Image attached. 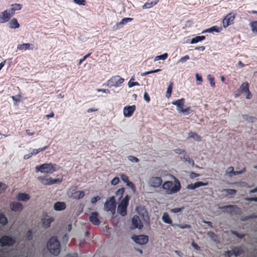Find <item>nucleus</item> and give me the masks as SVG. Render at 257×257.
I'll use <instances>...</instances> for the list:
<instances>
[{
    "label": "nucleus",
    "instance_id": "f257e3e1",
    "mask_svg": "<svg viewBox=\"0 0 257 257\" xmlns=\"http://www.w3.org/2000/svg\"><path fill=\"white\" fill-rule=\"evenodd\" d=\"M47 248L54 255H57L60 252V243L56 236H52L47 243Z\"/></svg>",
    "mask_w": 257,
    "mask_h": 257
},
{
    "label": "nucleus",
    "instance_id": "f03ea898",
    "mask_svg": "<svg viewBox=\"0 0 257 257\" xmlns=\"http://www.w3.org/2000/svg\"><path fill=\"white\" fill-rule=\"evenodd\" d=\"M181 184L178 179H176L174 184L172 181H166L162 185V188L167 194L178 192L181 189Z\"/></svg>",
    "mask_w": 257,
    "mask_h": 257
},
{
    "label": "nucleus",
    "instance_id": "7ed1b4c3",
    "mask_svg": "<svg viewBox=\"0 0 257 257\" xmlns=\"http://www.w3.org/2000/svg\"><path fill=\"white\" fill-rule=\"evenodd\" d=\"M184 103L185 99L181 98L173 102L172 104L176 106L177 110L179 113H183L185 115H188L191 112V108L190 106H187L185 108H184L183 106Z\"/></svg>",
    "mask_w": 257,
    "mask_h": 257
},
{
    "label": "nucleus",
    "instance_id": "20e7f679",
    "mask_svg": "<svg viewBox=\"0 0 257 257\" xmlns=\"http://www.w3.org/2000/svg\"><path fill=\"white\" fill-rule=\"evenodd\" d=\"M130 197L126 195L120 201L117 207V212L122 216H124L127 213V207L128 205V202Z\"/></svg>",
    "mask_w": 257,
    "mask_h": 257
},
{
    "label": "nucleus",
    "instance_id": "39448f33",
    "mask_svg": "<svg viewBox=\"0 0 257 257\" xmlns=\"http://www.w3.org/2000/svg\"><path fill=\"white\" fill-rule=\"evenodd\" d=\"M124 79L118 75L111 77L106 83V86L109 87H118L123 83Z\"/></svg>",
    "mask_w": 257,
    "mask_h": 257
},
{
    "label": "nucleus",
    "instance_id": "423d86ee",
    "mask_svg": "<svg viewBox=\"0 0 257 257\" xmlns=\"http://www.w3.org/2000/svg\"><path fill=\"white\" fill-rule=\"evenodd\" d=\"M219 208L223 212L229 214L234 213L235 215H240L242 213L241 209L235 205H227L220 207Z\"/></svg>",
    "mask_w": 257,
    "mask_h": 257
},
{
    "label": "nucleus",
    "instance_id": "0eeeda50",
    "mask_svg": "<svg viewBox=\"0 0 257 257\" xmlns=\"http://www.w3.org/2000/svg\"><path fill=\"white\" fill-rule=\"evenodd\" d=\"M116 208L115 200L114 196L108 198L104 204V210L114 213Z\"/></svg>",
    "mask_w": 257,
    "mask_h": 257
},
{
    "label": "nucleus",
    "instance_id": "6e6552de",
    "mask_svg": "<svg viewBox=\"0 0 257 257\" xmlns=\"http://www.w3.org/2000/svg\"><path fill=\"white\" fill-rule=\"evenodd\" d=\"M37 172H41L45 173H52L55 171L54 166L51 164H44L36 167Z\"/></svg>",
    "mask_w": 257,
    "mask_h": 257
},
{
    "label": "nucleus",
    "instance_id": "1a4fd4ad",
    "mask_svg": "<svg viewBox=\"0 0 257 257\" xmlns=\"http://www.w3.org/2000/svg\"><path fill=\"white\" fill-rule=\"evenodd\" d=\"M16 243V240L14 238L9 235L3 236L0 238V246L4 247L6 246H11Z\"/></svg>",
    "mask_w": 257,
    "mask_h": 257
},
{
    "label": "nucleus",
    "instance_id": "9d476101",
    "mask_svg": "<svg viewBox=\"0 0 257 257\" xmlns=\"http://www.w3.org/2000/svg\"><path fill=\"white\" fill-rule=\"evenodd\" d=\"M38 180L42 184L45 185H50L60 181L59 179H53L51 178H48L45 176H40L38 177Z\"/></svg>",
    "mask_w": 257,
    "mask_h": 257
},
{
    "label": "nucleus",
    "instance_id": "9b49d317",
    "mask_svg": "<svg viewBox=\"0 0 257 257\" xmlns=\"http://www.w3.org/2000/svg\"><path fill=\"white\" fill-rule=\"evenodd\" d=\"M235 15L233 13L228 14L222 21L223 26L226 28L233 23Z\"/></svg>",
    "mask_w": 257,
    "mask_h": 257
},
{
    "label": "nucleus",
    "instance_id": "f8f14e48",
    "mask_svg": "<svg viewBox=\"0 0 257 257\" xmlns=\"http://www.w3.org/2000/svg\"><path fill=\"white\" fill-rule=\"evenodd\" d=\"M162 183V179L159 177H153L149 179L148 184L150 186L158 188L159 187Z\"/></svg>",
    "mask_w": 257,
    "mask_h": 257
},
{
    "label": "nucleus",
    "instance_id": "ddd939ff",
    "mask_svg": "<svg viewBox=\"0 0 257 257\" xmlns=\"http://www.w3.org/2000/svg\"><path fill=\"white\" fill-rule=\"evenodd\" d=\"M132 239L136 243L141 245L145 244L148 241V237L146 235H134Z\"/></svg>",
    "mask_w": 257,
    "mask_h": 257
},
{
    "label": "nucleus",
    "instance_id": "4468645a",
    "mask_svg": "<svg viewBox=\"0 0 257 257\" xmlns=\"http://www.w3.org/2000/svg\"><path fill=\"white\" fill-rule=\"evenodd\" d=\"M132 228L133 229H135V228H139V229H141L143 226V223H142L141 220H140L139 217L137 215L134 216V217L132 218Z\"/></svg>",
    "mask_w": 257,
    "mask_h": 257
},
{
    "label": "nucleus",
    "instance_id": "2eb2a0df",
    "mask_svg": "<svg viewBox=\"0 0 257 257\" xmlns=\"http://www.w3.org/2000/svg\"><path fill=\"white\" fill-rule=\"evenodd\" d=\"M136 109V106L135 105H128L125 106L123 108V113L125 117H131L133 114L134 113V111Z\"/></svg>",
    "mask_w": 257,
    "mask_h": 257
},
{
    "label": "nucleus",
    "instance_id": "dca6fc26",
    "mask_svg": "<svg viewBox=\"0 0 257 257\" xmlns=\"http://www.w3.org/2000/svg\"><path fill=\"white\" fill-rule=\"evenodd\" d=\"M10 209L15 212H19L23 210V204L19 202L13 201L10 203Z\"/></svg>",
    "mask_w": 257,
    "mask_h": 257
},
{
    "label": "nucleus",
    "instance_id": "f3484780",
    "mask_svg": "<svg viewBox=\"0 0 257 257\" xmlns=\"http://www.w3.org/2000/svg\"><path fill=\"white\" fill-rule=\"evenodd\" d=\"M47 148V146H45L43 148H39L38 149H32L30 151V152L29 154L24 155V159L25 160H28L30 159L33 155H35L39 152L45 150Z\"/></svg>",
    "mask_w": 257,
    "mask_h": 257
},
{
    "label": "nucleus",
    "instance_id": "a211bd4d",
    "mask_svg": "<svg viewBox=\"0 0 257 257\" xmlns=\"http://www.w3.org/2000/svg\"><path fill=\"white\" fill-rule=\"evenodd\" d=\"M90 221L94 225H98L100 224V220L98 218V213L96 212H93L89 217Z\"/></svg>",
    "mask_w": 257,
    "mask_h": 257
},
{
    "label": "nucleus",
    "instance_id": "6ab92c4d",
    "mask_svg": "<svg viewBox=\"0 0 257 257\" xmlns=\"http://www.w3.org/2000/svg\"><path fill=\"white\" fill-rule=\"evenodd\" d=\"M245 171V168H243L241 171H234V168L232 167H229L228 168L226 173L230 176H236L239 174H241Z\"/></svg>",
    "mask_w": 257,
    "mask_h": 257
},
{
    "label": "nucleus",
    "instance_id": "aec40b11",
    "mask_svg": "<svg viewBox=\"0 0 257 257\" xmlns=\"http://www.w3.org/2000/svg\"><path fill=\"white\" fill-rule=\"evenodd\" d=\"M208 185V183H204L202 182H197L194 184H190L187 186L188 189L194 190L201 186H205Z\"/></svg>",
    "mask_w": 257,
    "mask_h": 257
},
{
    "label": "nucleus",
    "instance_id": "412c9836",
    "mask_svg": "<svg viewBox=\"0 0 257 257\" xmlns=\"http://www.w3.org/2000/svg\"><path fill=\"white\" fill-rule=\"evenodd\" d=\"M66 207V205L64 202H57L54 205V209L55 210L60 211L64 210Z\"/></svg>",
    "mask_w": 257,
    "mask_h": 257
},
{
    "label": "nucleus",
    "instance_id": "4be33fe9",
    "mask_svg": "<svg viewBox=\"0 0 257 257\" xmlns=\"http://www.w3.org/2000/svg\"><path fill=\"white\" fill-rule=\"evenodd\" d=\"M222 28L220 27H218L217 26H214L213 27H211L208 29H207L205 30H204L202 33H213V32H216V33H219L222 30Z\"/></svg>",
    "mask_w": 257,
    "mask_h": 257
},
{
    "label": "nucleus",
    "instance_id": "5701e85b",
    "mask_svg": "<svg viewBox=\"0 0 257 257\" xmlns=\"http://www.w3.org/2000/svg\"><path fill=\"white\" fill-rule=\"evenodd\" d=\"M16 198L18 201H27L30 199V196L25 193H19L17 194Z\"/></svg>",
    "mask_w": 257,
    "mask_h": 257
},
{
    "label": "nucleus",
    "instance_id": "b1692460",
    "mask_svg": "<svg viewBox=\"0 0 257 257\" xmlns=\"http://www.w3.org/2000/svg\"><path fill=\"white\" fill-rule=\"evenodd\" d=\"M17 49L20 50H33V45L29 43L19 44L17 46Z\"/></svg>",
    "mask_w": 257,
    "mask_h": 257
},
{
    "label": "nucleus",
    "instance_id": "393cba45",
    "mask_svg": "<svg viewBox=\"0 0 257 257\" xmlns=\"http://www.w3.org/2000/svg\"><path fill=\"white\" fill-rule=\"evenodd\" d=\"M10 19V18L6 12L4 11L0 13V23H5L8 22Z\"/></svg>",
    "mask_w": 257,
    "mask_h": 257
},
{
    "label": "nucleus",
    "instance_id": "a878e982",
    "mask_svg": "<svg viewBox=\"0 0 257 257\" xmlns=\"http://www.w3.org/2000/svg\"><path fill=\"white\" fill-rule=\"evenodd\" d=\"M159 0H152L151 1H149L146 3L143 6V9H149L153 7L154 6L156 5L158 2Z\"/></svg>",
    "mask_w": 257,
    "mask_h": 257
},
{
    "label": "nucleus",
    "instance_id": "bb28decb",
    "mask_svg": "<svg viewBox=\"0 0 257 257\" xmlns=\"http://www.w3.org/2000/svg\"><path fill=\"white\" fill-rule=\"evenodd\" d=\"M20 27V25L15 18L12 19L9 22V28L10 29H16Z\"/></svg>",
    "mask_w": 257,
    "mask_h": 257
},
{
    "label": "nucleus",
    "instance_id": "cd10ccee",
    "mask_svg": "<svg viewBox=\"0 0 257 257\" xmlns=\"http://www.w3.org/2000/svg\"><path fill=\"white\" fill-rule=\"evenodd\" d=\"M162 220L163 221L167 224H172V220L170 217V216L169 214L165 212L163 213V216H162Z\"/></svg>",
    "mask_w": 257,
    "mask_h": 257
},
{
    "label": "nucleus",
    "instance_id": "c85d7f7f",
    "mask_svg": "<svg viewBox=\"0 0 257 257\" xmlns=\"http://www.w3.org/2000/svg\"><path fill=\"white\" fill-rule=\"evenodd\" d=\"M188 138H192L194 141L198 142L201 141V138L198 134L193 132L188 133Z\"/></svg>",
    "mask_w": 257,
    "mask_h": 257
},
{
    "label": "nucleus",
    "instance_id": "c756f323",
    "mask_svg": "<svg viewBox=\"0 0 257 257\" xmlns=\"http://www.w3.org/2000/svg\"><path fill=\"white\" fill-rule=\"evenodd\" d=\"M249 89V84L247 82H244L241 84L239 87V91L241 92L245 93L246 91H248Z\"/></svg>",
    "mask_w": 257,
    "mask_h": 257
},
{
    "label": "nucleus",
    "instance_id": "7c9ffc66",
    "mask_svg": "<svg viewBox=\"0 0 257 257\" xmlns=\"http://www.w3.org/2000/svg\"><path fill=\"white\" fill-rule=\"evenodd\" d=\"M232 251L233 252V255L235 256H237L243 252V250L241 247H234L232 249Z\"/></svg>",
    "mask_w": 257,
    "mask_h": 257
},
{
    "label": "nucleus",
    "instance_id": "2f4dec72",
    "mask_svg": "<svg viewBox=\"0 0 257 257\" xmlns=\"http://www.w3.org/2000/svg\"><path fill=\"white\" fill-rule=\"evenodd\" d=\"M176 154H183L184 155V161H189V158L188 155L186 154V152L184 150H182L179 149H177L174 150Z\"/></svg>",
    "mask_w": 257,
    "mask_h": 257
},
{
    "label": "nucleus",
    "instance_id": "473e14b6",
    "mask_svg": "<svg viewBox=\"0 0 257 257\" xmlns=\"http://www.w3.org/2000/svg\"><path fill=\"white\" fill-rule=\"evenodd\" d=\"M205 39V36H196L195 37L192 39L191 41V44L197 43L199 42L202 41Z\"/></svg>",
    "mask_w": 257,
    "mask_h": 257
},
{
    "label": "nucleus",
    "instance_id": "72a5a7b5",
    "mask_svg": "<svg viewBox=\"0 0 257 257\" xmlns=\"http://www.w3.org/2000/svg\"><path fill=\"white\" fill-rule=\"evenodd\" d=\"M53 221V219L52 218L45 219L42 222L43 226L45 228H48L50 226V224Z\"/></svg>",
    "mask_w": 257,
    "mask_h": 257
},
{
    "label": "nucleus",
    "instance_id": "f704fd0d",
    "mask_svg": "<svg viewBox=\"0 0 257 257\" xmlns=\"http://www.w3.org/2000/svg\"><path fill=\"white\" fill-rule=\"evenodd\" d=\"M124 190L125 189L124 188H121L116 192V196L118 197V199L120 200L122 198Z\"/></svg>",
    "mask_w": 257,
    "mask_h": 257
},
{
    "label": "nucleus",
    "instance_id": "c9c22d12",
    "mask_svg": "<svg viewBox=\"0 0 257 257\" xmlns=\"http://www.w3.org/2000/svg\"><path fill=\"white\" fill-rule=\"evenodd\" d=\"M249 25L250 26L252 32L253 33L257 34V21L250 22Z\"/></svg>",
    "mask_w": 257,
    "mask_h": 257
},
{
    "label": "nucleus",
    "instance_id": "e433bc0d",
    "mask_svg": "<svg viewBox=\"0 0 257 257\" xmlns=\"http://www.w3.org/2000/svg\"><path fill=\"white\" fill-rule=\"evenodd\" d=\"M172 89H173V83L171 82L170 83V84L169 85V86L167 88V90L166 94V97L167 98H169L170 97V96L171 95L172 92Z\"/></svg>",
    "mask_w": 257,
    "mask_h": 257
},
{
    "label": "nucleus",
    "instance_id": "4c0bfd02",
    "mask_svg": "<svg viewBox=\"0 0 257 257\" xmlns=\"http://www.w3.org/2000/svg\"><path fill=\"white\" fill-rule=\"evenodd\" d=\"M168 57V54L167 53H164L162 55H158L154 58V61H157L159 60H165Z\"/></svg>",
    "mask_w": 257,
    "mask_h": 257
},
{
    "label": "nucleus",
    "instance_id": "58836bf2",
    "mask_svg": "<svg viewBox=\"0 0 257 257\" xmlns=\"http://www.w3.org/2000/svg\"><path fill=\"white\" fill-rule=\"evenodd\" d=\"M74 194L76 195L74 198L77 199H82L85 195L84 192L83 191H76L74 193Z\"/></svg>",
    "mask_w": 257,
    "mask_h": 257
},
{
    "label": "nucleus",
    "instance_id": "ea45409f",
    "mask_svg": "<svg viewBox=\"0 0 257 257\" xmlns=\"http://www.w3.org/2000/svg\"><path fill=\"white\" fill-rule=\"evenodd\" d=\"M8 223L7 218L3 213H0V224L3 225L7 224Z\"/></svg>",
    "mask_w": 257,
    "mask_h": 257
},
{
    "label": "nucleus",
    "instance_id": "a19ab883",
    "mask_svg": "<svg viewBox=\"0 0 257 257\" xmlns=\"http://www.w3.org/2000/svg\"><path fill=\"white\" fill-rule=\"evenodd\" d=\"M11 8L15 12L16 11L21 10L22 8V5L19 4H12L11 5Z\"/></svg>",
    "mask_w": 257,
    "mask_h": 257
},
{
    "label": "nucleus",
    "instance_id": "79ce46f5",
    "mask_svg": "<svg viewBox=\"0 0 257 257\" xmlns=\"http://www.w3.org/2000/svg\"><path fill=\"white\" fill-rule=\"evenodd\" d=\"M242 117L243 119L247 121L248 122H252L254 121L255 118L254 117H252L251 116H249L246 114H244L242 115Z\"/></svg>",
    "mask_w": 257,
    "mask_h": 257
},
{
    "label": "nucleus",
    "instance_id": "37998d69",
    "mask_svg": "<svg viewBox=\"0 0 257 257\" xmlns=\"http://www.w3.org/2000/svg\"><path fill=\"white\" fill-rule=\"evenodd\" d=\"M133 20V19L132 18H124L122 19L119 23H118V25H120V26H123L127 23L132 22Z\"/></svg>",
    "mask_w": 257,
    "mask_h": 257
},
{
    "label": "nucleus",
    "instance_id": "c03bdc74",
    "mask_svg": "<svg viewBox=\"0 0 257 257\" xmlns=\"http://www.w3.org/2000/svg\"><path fill=\"white\" fill-rule=\"evenodd\" d=\"M207 79L209 81L210 86L214 88L215 85V82H214V77L212 75H211L210 74H208L207 75Z\"/></svg>",
    "mask_w": 257,
    "mask_h": 257
},
{
    "label": "nucleus",
    "instance_id": "a18cd8bd",
    "mask_svg": "<svg viewBox=\"0 0 257 257\" xmlns=\"http://www.w3.org/2000/svg\"><path fill=\"white\" fill-rule=\"evenodd\" d=\"M135 80L134 78V77H132L131 78V79L130 80V81H128V86L130 87V88H131L133 86H139L140 84L138 82H134V80Z\"/></svg>",
    "mask_w": 257,
    "mask_h": 257
},
{
    "label": "nucleus",
    "instance_id": "49530a36",
    "mask_svg": "<svg viewBox=\"0 0 257 257\" xmlns=\"http://www.w3.org/2000/svg\"><path fill=\"white\" fill-rule=\"evenodd\" d=\"M223 192H225L227 193L228 195H233L236 194V190L232 189H225L223 190Z\"/></svg>",
    "mask_w": 257,
    "mask_h": 257
},
{
    "label": "nucleus",
    "instance_id": "de8ad7c7",
    "mask_svg": "<svg viewBox=\"0 0 257 257\" xmlns=\"http://www.w3.org/2000/svg\"><path fill=\"white\" fill-rule=\"evenodd\" d=\"M73 2L79 6H85L86 5L85 0H73Z\"/></svg>",
    "mask_w": 257,
    "mask_h": 257
},
{
    "label": "nucleus",
    "instance_id": "09e8293b",
    "mask_svg": "<svg viewBox=\"0 0 257 257\" xmlns=\"http://www.w3.org/2000/svg\"><path fill=\"white\" fill-rule=\"evenodd\" d=\"M189 59V56L188 55H185L184 57H181L178 60V63H184Z\"/></svg>",
    "mask_w": 257,
    "mask_h": 257
},
{
    "label": "nucleus",
    "instance_id": "8fccbe9b",
    "mask_svg": "<svg viewBox=\"0 0 257 257\" xmlns=\"http://www.w3.org/2000/svg\"><path fill=\"white\" fill-rule=\"evenodd\" d=\"M5 11L7 12V14L8 15V16L10 19L15 14V12L13 10H12V9L11 8H10L8 10H7Z\"/></svg>",
    "mask_w": 257,
    "mask_h": 257
},
{
    "label": "nucleus",
    "instance_id": "3c124183",
    "mask_svg": "<svg viewBox=\"0 0 257 257\" xmlns=\"http://www.w3.org/2000/svg\"><path fill=\"white\" fill-rule=\"evenodd\" d=\"M177 226L181 229L190 228L191 227V225L189 224H177Z\"/></svg>",
    "mask_w": 257,
    "mask_h": 257
},
{
    "label": "nucleus",
    "instance_id": "603ef678",
    "mask_svg": "<svg viewBox=\"0 0 257 257\" xmlns=\"http://www.w3.org/2000/svg\"><path fill=\"white\" fill-rule=\"evenodd\" d=\"M119 182V179L117 177H114L111 181V184L112 185H117Z\"/></svg>",
    "mask_w": 257,
    "mask_h": 257
},
{
    "label": "nucleus",
    "instance_id": "864d4df0",
    "mask_svg": "<svg viewBox=\"0 0 257 257\" xmlns=\"http://www.w3.org/2000/svg\"><path fill=\"white\" fill-rule=\"evenodd\" d=\"M231 233L239 238H242L244 236V234L239 233L236 231H231Z\"/></svg>",
    "mask_w": 257,
    "mask_h": 257
},
{
    "label": "nucleus",
    "instance_id": "5fc2aeb1",
    "mask_svg": "<svg viewBox=\"0 0 257 257\" xmlns=\"http://www.w3.org/2000/svg\"><path fill=\"white\" fill-rule=\"evenodd\" d=\"M100 200V197L98 196L93 197L91 199V203L92 204L96 203L98 201Z\"/></svg>",
    "mask_w": 257,
    "mask_h": 257
},
{
    "label": "nucleus",
    "instance_id": "6e6d98bb",
    "mask_svg": "<svg viewBox=\"0 0 257 257\" xmlns=\"http://www.w3.org/2000/svg\"><path fill=\"white\" fill-rule=\"evenodd\" d=\"M144 99L147 103H149L150 102V98L147 92H145L144 94Z\"/></svg>",
    "mask_w": 257,
    "mask_h": 257
},
{
    "label": "nucleus",
    "instance_id": "4d7b16f0",
    "mask_svg": "<svg viewBox=\"0 0 257 257\" xmlns=\"http://www.w3.org/2000/svg\"><path fill=\"white\" fill-rule=\"evenodd\" d=\"M7 186L5 184L1 182H0V193L4 192L7 189Z\"/></svg>",
    "mask_w": 257,
    "mask_h": 257
},
{
    "label": "nucleus",
    "instance_id": "13d9d810",
    "mask_svg": "<svg viewBox=\"0 0 257 257\" xmlns=\"http://www.w3.org/2000/svg\"><path fill=\"white\" fill-rule=\"evenodd\" d=\"M184 207H182V208H174L171 210V212L173 213H178L184 209Z\"/></svg>",
    "mask_w": 257,
    "mask_h": 257
},
{
    "label": "nucleus",
    "instance_id": "bf43d9fd",
    "mask_svg": "<svg viewBox=\"0 0 257 257\" xmlns=\"http://www.w3.org/2000/svg\"><path fill=\"white\" fill-rule=\"evenodd\" d=\"M26 236L28 240H31L33 237L32 232L31 230H29L27 232Z\"/></svg>",
    "mask_w": 257,
    "mask_h": 257
},
{
    "label": "nucleus",
    "instance_id": "052dcab7",
    "mask_svg": "<svg viewBox=\"0 0 257 257\" xmlns=\"http://www.w3.org/2000/svg\"><path fill=\"white\" fill-rule=\"evenodd\" d=\"M195 76H196V78L197 81L200 82V83L197 82V83L198 85H200L202 81V78L201 76H200L198 73H196Z\"/></svg>",
    "mask_w": 257,
    "mask_h": 257
},
{
    "label": "nucleus",
    "instance_id": "680f3d73",
    "mask_svg": "<svg viewBox=\"0 0 257 257\" xmlns=\"http://www.w3.org/2000/svg\"><path fill=\"white\" fill-rule=\"evenodd\" d=\"M120 177H121V180L124 183H126L129 181L128 177L124 174L121 175Z\"/></svg>",
    "mask_w": 257,
    "mask_h": 257
},
{
    "label": "nucleus",
    "instance_id": "e2e57ef3",
    "mask_svg": "<svg viewBox=\"0 0 257 257\" xmlns=\"http://www.w3.org/2000/svg\"><path fill=\"white\" fill-rule=\"evenodd\" d=\"M90 55V53L84 56L82 59H80L78 65H80L87 58H88Z\"/></svg>",
    "mask_w": 257,
    "mask_h": 257
},
{
    "label": "nucleus",
    "instance_id": "0e129e2a",
    "mask_svg": "<svg viewBox=\"0 0 257 257\" xmlns=\"http://www.w3.org/2000/svg\"><path fill=\"white\" fill-rule=\"evenodd\" d=\"M126 183V185L127 186H128L129 187H130L131 189H132L133 190H135V188H136L135 186L132 182H130L128 181Z\"/></svg>",
    "mask_w": 257,
    "mask_h": 257
},
{
    "label": "nucleus",
    "instance_id": "69168bd1",
    "mask_svg": "<svg viewBox=\"0 0 257 257\" xmlns=\"http://www.w3.org/2000/svg\"><path fill=\"white\" fill-rule=\"evenodd\" d=\"M96 91L97 92H101L105 93H110V91L108 89H97Z\"/></svg>",
    "mask_w": 257,
    "mask_h": 257
},
{
    "label": "nucleus",
    "instance_id": "338daca9",
    "mask_svg": "<svg viewBox=\"0 0 257 257\" xmlns=\"http://www.w3.org/2000/svg\"><path fill=\"white\" fill-rule=\"evenodd\" d=\"M225 255L227 257H231L232 255H233V252L232 250H228L225 252Z\"/></svg>",
    "mask_w": 257,
    "mask_h": 257
},
{
    "label": "nucleus",
    "instance_id": "774afa93",
    "mask_svg": "<svg viewBox=\"0 0 257 257\" xmlns=\"http://www.w3.org/2000/svg\"><path fill=\"white\" fill-rule=\"evenodd\" d=\"M245 93L246 94V99H250L252 97V94L251 93V92L249 91V89L248 90V91H246L245 92Z\"/></svg>",
    "mask_w": 257,
    "mask_h": 257
}]
</instances>
